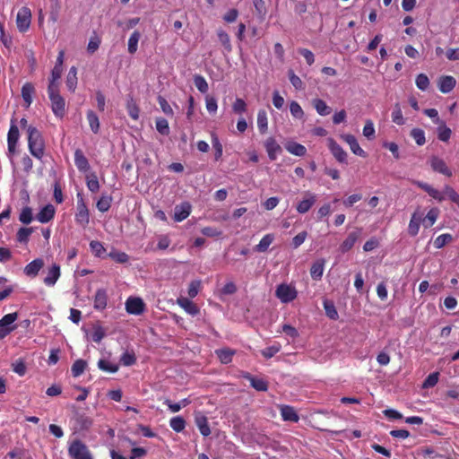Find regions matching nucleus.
Listing matches in <instances>:
<instances>
[{
	"instance_id": "nucleus-1",
	"label": "nucleus",
	"mask_w": 459,
	"mask_h": 459,
	"mask_svg": "<svg viewBox=\"0 0 459 459\" xmlns=\"http://www.w3.org/2000/svg\"><path fill=\"white\" fill-rule=\"evenodd\" d=\"M27 140L30 153L41 160L45 155L46 144L41 132L33 126L27 128Z\"/></svg>"
},
{
	"instance_id": "nucleus-2",
	"label": "nucleus",
	"mask_w": 459,
	"mask_h": 459,
	"mask_svg": "<svg viewBox=\"0 0 459 459\" xmlns=\"http://www.w3.org/2000/svg\"><path fill=\"white\" fill-rule=\"evenodd\" d=\"M412 184L424 190L429 196L438 202H442L445 199L444 195H446L451 202L459 207V194L452 186L446 185L443 193H440L428 183L422 181L413 180Z\"/></svg>"
},
{
	"instance_id": "nucleus-3",
	"label": "nucleus",
	"mask_w": 459,
	"mask_h": 459,
	"mask_svg": "<svg viewBox=\"0 0 459 459\" xmlns=\"http://www.w3.org/2000/svg\"><path fill=\"white\" fill-rule=\"evenodd\" d=\"M74 220L75 222L83 229H85L90 222L89 209L81 194L77 195V205Z\"/></svg>"
},
{
	"instance_id": "nucleus-4",
	"label": "nucleus",
	"mask_w": 459,
	"mask_h": 459,
	"mask_svg": "<svg viewBox=\"0 0 459 459\" xmlns=\"http://www.w3.org/2000/svg\"><path fill=\"white\" fill-rule=\"evenodd\" d=\"M68 454L73 459H93L87 446L79 439L71 442Z\"/></svg>"
},
{
	"instance_id": "nucleus-5",
	"label": "nucleus",
	"mask_w": 459,
	"mask_h": 459,
	"mask_svg": "<svg viewBox=\"0 0 459 459\" xmlns=\"http://www.w3.org/2000/svg\"><path fill=\"white\" fill-rule=\"evenodd\" d=\"M18 318V313L13 312L7 315H4L0 319V340L5 338L8 334H10L13 331L17 328V325H14V322Z\"/></svg>"
},
{
	"instance_id": "nucleus-6",
	"label": "nucleus",
	"mask_w": 459,
	"mask_h": 459,
	"mask_svg": "<svg viewBox=\"0 0 459 459\" xmlns=\"http://www.w3.org/2000/svg\"><path fill=\"white\" fill-rule=\"evenodd\" d=\"M20 138L19 128L13 119L11 120L10 128L7 134L8 156L12 158L16 153L17 143Z\"/></svg>"
},
{
	"instance_id": "nucleus-7",
	"label": "nucleus",
	"mask_w": 459,
	"mask_h": 459,
	"mask_svg": "<svg viewBox=\"0 0 459 459\" xmlns=\"http://www.w3.org/2000/svg\"><path fill=\"white\" fill-rule=\"evenodd\" d=\"M275 296L282 303H290L297 298L298 291L294 287L286 283H281L277 286L275 290Z\"/></svg>"
},
{
	"instance_id": "nucleus-8",
	"label": "nucleus",
	"mask_w": 459,
	"mask_h": 459,
	"mask_svg": "<svg viewBox=\"0 0 459 459\" xmlns=\"http://www.w3.org/2000/svg\"><path fill=\"white\" fill-rule=\"evenodd\" d=\"M31 22V11L29 7H22L16 16V25L20 32H25L29 30Z\"/></svg>"
},
{
	"instance_id": "nucleus-9",
	"label": "nucleus",
	"mask_w": 459,
	"mask_h": 459,
	"mask_svg": "<svg viewBox=\"0 0 459 459\" xmlns=\"http://www.w3.org/2000/svg\"><path fill=\"white\" fill-rule=\"evenodd\" d=\"M317 196L316 194L306 191L303 195V199L296 205V210L300 214L307 213L316 203Z\"/></svg>"
},
{
	"instance_id": "nucleus-10",
	"label": "nucleus",
	"mask_w": 459,
	"mask_h": 459,
	"mask_svg": "<svg viewBox=\"0 0 459 459\" xmlns=\"http://www.w3.org/2000/svg\"><path fill=\"white\" fill-rule=\"evenodd\" d=\"M126 310L130 315H141L145 310V304L141 298L129 297L126 301Z\"/></svg>"
},
{
	"instance_id": "nucleus-11",
	"label": "nucleus",
	"mask_w": 459,
	"mask_h": 459,
	"mask_svg": "<svg viewBox=\"0 0 459 459\" xmlns=\"http://www.w3.org/2000/svg\"><path fill=\"white\" fill-rule=\"evenodd\" d=\"M423 220V212L417 208L415 212L411 214L409 225H408V234L411 237H415L418 235L420 231V223H422Z\"/></svg>"
},
{
	"instance_id": "nucleus-12",
	"label": "nucleus",
	"mask_w": 459,
	"mask_h": 459,
	"mask_svg": "<svg viewBox=\"0 0 459 459\" xmlns=\"http://www.w3.org/2000/svg\"><path fill=\"white\" fill-rule=\"evenodd\" d=\"M429 164L431 169L437 173H440L444 176H446L448 178L452 177L453 172L446 165V161L437 157V156H432L429 160Z\"/></svg>"
},
{
	"instance_id": "nucleus-13",
	"label": "nucleus",
	"mask_w": 459,
	"mask_h": 459,
	"mask_svg": "<svg viewBox=\"0 0 459 459\" xmlns=\"http://www.w3.org/2000/svg\"><path fill=\"white\" fill-rule=\"evenodd\" d=\"M49 100L51 101V108L54 115L56 117L63 118L65 114V100L59 94L55 96H50Z\"/></svg>"
},
{
	"instance_id": "nucleus-14",
	"label": "nucleus",
	"mask_w": 459,
	"mask_h": 459,
	"mask_svg": "<svg viewBox=\"0 0 459 459\" xmlns=\"http://www.w3.org/2000/svg\"><path fill=\"white\" fill-rule=\"evenodd\" d=\"M329 142V149L333 155V157L336 159V160L340 163H345L347 164V152L342 149V147L338 144L333 139L330 138L328 140Z\"/></svg>"
},
{
	"instance_id": "nucleus-15",
	"label": "nucleus",
	"mask_w": 459,
	"mask_h": 459,
	"mask_svg": "<svg viewBox=\"0 0 459 459\" xmlns=\"http://www.w3.org/2000/svg\"><path fill=\"white\" fill-rule=\"evenodd\" d=\"M195 423L204 437H208L211 434L208 418L202 411L195 413Z\"/></svg>"
},
{
	"instance_id": "nucleus-16",
	"label": "nucleus",
	"mask_w": 459,
	"mask_h": 459,
	"mask_svg": "<svg viewBox=\"0 0 459 459\" xmlns=\"http://www.w3.org/2000/svg\"><path fill=\"white\" fill-rule=\"evenodd\" d=\"M74 164L80 172L85 173L91 169L89 160L81 149H76L74 152Z\"/></svg>"
},
{
	"instance_id": "nucleus-17",
	"label": "nucleus",
	"mask_w": 459,
	"mask_h": 459,
	"mask_svg": "<svg viewBox=\"0 0 459 459\" xmlns=\"http://www.w3.org/2000/svg\"><path fill=\"white\" fill-rule=\"evenodd\" d=\"M108 293L105 289H98L94 295L93 307L96 310L102 311L108 305Z\"/></svg>"
},
{
	"instance_id": "nucleus-18",
	"label": "nucleus",
	"mask_w": 459,
	"mask_h": 459,
	"mask_svg": "<svg viewBox=\"0 0 459 459\" xmlns=\"http://www.w3.org/2000/svg\"><path fill=\"white\" fill-rule=\"evenodd\" d=\"M361 234V229L357 228L356 230L350 232L348 237L343 240V242L340 246V249L342 253H346L350 251L355 243L357 242L358 238H359Z\"/></svg>"
},
{
	"instance_id": "nucleus-19",
	"label": "nucleus",
	"mask_w": 459,
	"mask_h": 459,
	"mask_svg": "<svg viewBox=\"0 0 459 459\" xmlns=\"http://www.w3.org/2000/svg\"><path fill=\"white\" fill-rule=\"evenodd\" d=\"M264 148L271 160H275L277 154L281 152V147L273 137H269L264 142Z\"/></svg>"
},
{
	"instance_id": "nucleus-20",
	"label": "nucleus",
	"mask_w": 459,
	"mask_h": 459,
	"mask_svg": "<svg viewBox=\"0 0 459 459\" xmlns=\"http://www.w3.org/2000/svg\"><path fill=\"white\" fill-rule=\"evenodd\" d=\"M342 139L346 143L349 144L351 151L359 157L365 158L367 157V152L360 148L356 137L352 134H344L342 135Z\"/></svg>"
},
{
	"instance_id": "nucleus-21",
	"label": "nucleus",
	"mask_w": 459,
	"mask_h": 459,
	"mask_svg": "<svg viewBox=\"0 0 459 459\" xmlns=\"http://www.w3.org/2000/svg\"><path fill=\"white\" fill-rule=\"evenodd\" d=\"M56 214V209L52 204L45 205L36 215V219L41 223L52 221Z\"/></svg>"
},
{
	"instance_id": "nucleus-22",
	"label": "nucleus",
	"mask_w": 459,
	"mask_h": 459,
	"mask_svg": "<svg viewBox=\"0 0 459 459\" xmlns=\"http://www.w3.org/2000/svg\"><path fill=\"white\" fill-rule=\"evenodd\" d=\"M243 377L249 381L250 385L256 391L265 392L268 389V383L263 378H258L252 376L250 373H245Z\"/></svg>"
},
{
	"instance_id": "nucleus-23",
	"label": "nucleus",
	"mask_w": 459,
	"mask_h": 459,
	"mask_svg": "<svg viewBox=\"0 0 459 459\" xmlns=\"http://www.w3.org/2000/svg\"><path fill=\"white\" fill-rule=\"evenodd\" d=\"M191 212V205L189 203L185 202L175 207L174 220L175 221L180 222L186 220Z\"/></svg>"
},
{
	"instance_id": "nucleus-24",
	"label": "nucleus",
	"mask_w": 459,
	"mask_h": 459,
	"mask_svg": "<svg viewBox=\"0 0 459 459\" xmlns=\"http://www.w3.org/2000/svg\"><path fill=\"white\" fill-rule=\"evenodd\" d=\"M455 84L456 81L451 75H443L438 79V89L442 93L450 92Z\"/></svg>"
},
{
	"instance_id": "nucleus-25",
	"label": "nucleus",
	"mask_w": 459,
	"mask_h": 459,
	"mask_svg": "<svg viewBox=\"0 0 459 459\" xmlns=\"http://www.w3.org/2000/svg\"><path fill=\"white\" fill-rule=\"evenodd\" d=\"M177 303L181 307L187 314L191 316H196L199 313V307L187 298H178Z\"/></svg>"
},
{
	"instance_id": "nucleus-26",
	"label": "nucleus",
	"mask_w": 459,
	"mask_h": 459,
	"mask_svg": "<svg viewBox=\"0 0 459 459\" xmlns=\"http://www.w3.org/2000/svg\"><path fill=\"white\" fill-rule=\"evenodd\" d=\"M44 266V262L41 258H37L29 263L24 268V273L29 277H36Z\"/></svg>"
},
{
	"instance_id": "nucleus-27",
	"label": "nucleus",
	"mask_w": 459,
	"mask_h": 459,
	"mask_svg": "<svg viewBox=\"0 0 459 459\" xmlns=\"http://www.w3.org/2000/svg\"><path fill=\"white\" fill-rule=\"evenodd\" d=\"M60 277V266L54 264L48 272V275L44 278V283L47 286H53Z\"/></svg>"
},
{
	"instance_id": "nucleus-28",
	"label": "nucleus",
	"mask_w": 459,
	"mask_h": 459,
	"mask_svg": "<svg viewBox=\"0 0 459 459\" xmlns=\"http://www.w3.org/2000/svg\"><path fill=\"white\" fill-rule=\"evenodd\" d=\"M285 149L295 156L303 157L307 154L306 147L297 142L290 141L286 143Z\"/></svg>"
},
{
	"instance_id": "nucleus-29",
	"label": "nucleus",
	"mask_w": 459,
	"mask_h": 459,
	"mask_svg": "<svg viewBox=\"0 0 459 459\" xmlns=\"http://www.w3.org/2000/svg\"><path fill=\"white\" fill-rule=\"evenodd\" d=\"M281 415L284 420H289L291 422H298L299 420V417L295 409L289 405H282L281 407Z\"/></svg>"
},
{
	"instance_id": "nucleus-30",
	"label": "nucleus",
	"mask_w": 459,
	"mask_h": 459,
	"mask_svg": "<svg viewBox=\"0 0 459 459\" xmlns=\"http://www.w3.org/2000/svg\"><path fill=\"white\" fill-rule=\"evenodd\" d=\"M35 92L34 85L31 82H26L22 87V97L25 102L26 108L32 103V95Z\"/></svg>"
},
{
	"instance_id": "nucleus-31",
	"label": "nucleus",
	"mask_w": 459,
	"mask_h": 459,
	"mask_svg": "<svg viewBox=\"0 0 459 459\" xmlns=\"http://www.w3.org/2000/svg\"><path fill=\"white\" fill-rule=\"evenodd\" d=\"M325 260L318 259L313 263L310 268V275L313 280L318 281L322 278L324 273Z\"/></svg>"
},
{
	"instance_id": "nucleus-32",
	"label": "nucleus",
	"mask_w": 459,
	"mask_h": 459,
	"mask_svg": "<svg viewBox=\"0 0 459 459\" xmlns=\"http://www.w3.org/2000/svg\"><path fill=\"white\" fill-rule=\"evenodd\" d=\"M273 240H274L273 234L268 233V234L264 235L262 238V239L260 240V242L255 247V248H254L255 251L259 252V253H264V252L267 251L268 247L273 242Z\"/></svg>"
},
{
	"instance_id": "nucleus-33",
	"label": "nucleus",
	"mask_w": 459,
	"mask_h": 459,
	"mask_svg": "<svg viewBox=\"0 0 459 459\" xmlns=\"http://www.w3.org/2000/svg\"><path fill=\"white\" fill-rule=\"evenodd\" d=\"M439 211L437 208L430 209L422 220V224L425 228L432 227L438 218Z\"/></svg>"
},
{
	"instance_id": "nucleus-34",
	"label": "nucleus",
	"mask_w": 459,
	"mask_h": 459,
	"mask_svg": "<svg viewBox=\"0 0 459 459\" xmlns=\"http://www.w3.org/2000/svg\"><path fill=\"white\" fill-rule=\"evenodd\" d=\"M217 36L225 51L227 53H230L232 51V45L230 42V35L222 29H219L217 30Z\"/></svg>"
},
{
	"instance_id": "nucleus-35",
	"label": "nucleus",
	"mask_w": 459,
	"mask_h": 459,
	"mask_svg": "<svg viewBox=\"0 0 459 459\" xmlns=\"http://www.w3.org/2000/svg\"><path fill=\"white\" fill-rule=\"evenodd\" d=\"M86 117L92 133L98 134L100 127L99 117L93 110L90 109L87 111Z\"/></svg>"
},
{
	"instance_id": "nucleus-36",
	"label": "nucleus",
	"mask_w": 459,
	"mask_h": 459,
	"mask_svg": "<svg viewBox=\"0 0 459 459\" xmlns=\"http://www.w3.org/2000/svg\"><path fill=\"white\" fill-rule=\"evenodd\" d=\"M257 127L259 132L264 134L268 129L267 113L264 109H260L257 113Z\"/></svg>"
},
{
	"instance_id": "nucleus-37",
	"label": "nucleus",
	"mask_w": 459,
	"mask_h": 459,
	"mask_svg": "<svg viewBox=\"0 0 459 459\" xmlns=\"http://www.w3.org/2000/svg\"><path fill=\"white\" fill-rule=\"evenodd\" d=\"M66 87L69 91H74L77 85V69L75 66H72L68 72L65 81Z\"/></svg>"
},
{
	"instance_id": "nucleus-38",
	"label": "nucleus",
	"mask_w": 459,
	"mask_h": 459,
	"mask_svg": "<svg viewBox=\"0 0 459 459\" xmlns=\"http://www.w3.org/2000/svg\"><path fill=\"white\" fill-rule=\"evenodd\" d=\"M313 107L320 116L329 115L332 111L331 108L321 99H315L313 100Z\"/></svg>"
},
{
	"instance_id": "nucleus-39",
	"label": "nucleus",
	"mask_w": 459,
	"mask_h": 459,
	"mask_svg": "<svg viewBox=\"0 0 459 459\" xmlns=\"http://www.w3.org/2000/svg\"><path fill=\"white\" fill-rule=\"evenodd\" d=\"M87 362L84 359H76L71 368V372L74 377H80L85 370Z\"/></svg>"
},
{
	"instance_id": "nucleus-40",
	"label": "nucleus",
	"mask_w": 459,
	"mask_h": 459,
	"mask_svg": "<svg viewBox=\"0 0 459 459\" xmlns=\"http://www.w3.org/2000/svg\"><path fill=\"white\" fill-rule=\"evenodd\" d=\"M141 38V33L138 30H134L128 39V52L134 55L138 48V42Z\"/></svg>"
},
{
	"instance_id": "nucleus-41",
	"label": "nucleus",
	"mask_w": 459,
	"mask_h": 459,
	"mask_svg": "<svg viewBox=\"0 0 459 459\" xmlns=\"http://www.w3.org/2000/svg\"><path fill=\"white\" fill-rule=\"evenodd\" d=\"M216 354L221 363L228 364V363L231 362L232 357L235 354V351L230 350L229 348H225V349L217 350Z\"/></svg>"
},
{
	"instance_id": "nucleus-42",
	"label": "nucleus",
	"mask_w": 459,
	"mask_h": 459,
	"mask_svg": "<svg viewBox=\"0 0 459 459\" xmlns=\"http://www.w3.org/2000/svg\"><path fill=\"white\" fill-rule=\"evenodd\" d=\"M211 138H212V144L214 149V159H215V160H221V158L222 156V152H223L222 144L221 143V142L215 133H212Z\"/></svg>"
},
{
	"instance_id": "nucleus-43",
	"label": "nucleus",
	"mask_w": 459,
	"mask_h": 459,
	"mask_svg": "<svg viewBox=\"0 0 459 459\" xmlns=\"http://www.w3.org/2000/svg\"><path fill=\"white\" fill-rule=\"evenodd\" d=\"M452 134V131L447 127L444 121L438 124L437 137L442 142H448Z\"/></svg>"
},
{
	"instance_id": "nucleus-44",
	"label": "nucleus",
	"mask_w": 459,
	"mask_h": 459,
	"mask_svg": "<svg viewBox=\"0 0 459 459\" xmlns=\"http://www.w3.org/2000/svg\"><path fill=\"white\" fill-rule=\"evenodd\" d=\"M170 428L176 432H181L186 427V420L181 416H176L169 420Z\"/></svg>"
},
{
	"instance_id": "nucleus-45",
	"label": "nucleus",
	"mask_w": 459,
	"mask_h": 459,
	"mask_svg": "<svg viewBox=\"0 0 459 459\" xmlns=\"http://www.w3.org/2000/svg\"><path fill=\"white\" fill-rule=\"evenodd\" d=\"M452 240L453 236L451 234L444 233L435 238L433 245L436 248L440 249L446 244L450 243Z\"/></svg>"
},
{
	"instance_id": "nucleus-46",
	"label": "nucleus",
	"mask_w": 459,
	"mask_h": 459,
	"mask_svg": "<svg viewBox=\"0 0 459 459\" xmlns=\"http://www.w3.org/2000/svg\"><path fill=\"white\" fill-rule=\"evenodd\" d=\"M34 231L33 228H20L16 234L17 241L20 243H27L29 241L30 236Z\"/></svg>"
},
{
	"instance_id": "nucleus-47",
	"label": "nucleus",
	"mask_w": 459,
	"mask_h": 459,
	"mask_svg": "<svg viewBox=\"0 0 459 459\" xmlns=\"http://www.w3.org/2000/svg\"><path fill=\"white\" fill-rule=\"evenodd\" d=\"M98 367L100 370L108 373H116L118 370V366L117 364H113L108 360L102 359L98 361Z\"/></svg>"
},
{
	"instance_id": "nucleus-48",
	"label": "nucleus",
	"mask_w": 459,
	"mask_h": 459,
	"mask_svg": "<svg viewBox=\"0 0 459 459\" xmlns=\"http://www.w3.org/2000/svg\"><path fill=\"white\" fill-rule=\"evenodd\" d=\"M281 349V345L279 342H275L271 346H268L261 351V354L266 358H273L275 354H277Z\"/></svg>"
},
{
	"instance_id": "nucleus-49",
	"label": "nucleus",
	"mask_w": 459,
	"mask_h": 459,
	"mask_svg": "<svg viewBox=\"0 0 459 459\" xmlns=\"http://www.w3.org/2000/svg\"><path fill=\"white\" fill-rule=\"evenodd\" d=\"M156 129L162 135L169 134V122L166 118L159 117L156 119Z\"/></svg>"
},
{
	"instance_id": "nucleus-50",
	"label": "nucleus",
	"mask_w": 459,
	"mask_h": 459,
	"mask_svg": "<svg viewBox=\"0 0 459 459\" xmlns=\"http://www.w3.org/2000/svg\"><path fill=\"white\" fill-rule=\"evenodd\" d=\"M392 121L398 126H403L405 123L400 105L396 103L392 112Z\"/></svg>"
},
{
	"instance_id": "nucleus-51",
	"label": "nucleus",
	"mask_w": 459,
	"mask_h": 459,
	"mask_svg": "<svg viewBox=\"0 0 459 459\" xmlns=\"http://www.w3.org/2000/svg\"><path fill=\"white\" fill-rule=\"evenodd\" d=\"M111 202H112L111 196L103 195L97 202V204H96L97 209L101 212H105L108 211V209L110 208Z\"/></svg>"
},
{
	"instance_id": "nucleus-52",
	"label": "nucleus",
	"mask_w": 459,
	"mask_h": 459,
	"mask_svg": "<svg viewBox=\"0 0 459 459\" xmlns=\"http://www.w3.org/2000/svg\"><path fill=\"white\" fill-rule=\"evenodd\" d=\"M32 209L29 206L23 207L19 215V221L23 224H30L32 221Z\"/></svg>"
},
{
	"instance_id": "nucleus-53",
	"label": "nucleus",
	"mask_w": 459,
	"mask_h": 459,
	"mask_svg": "<svg viewBox=\"0 0 459 459\" xmlns=\"http://www.w3.org/2000/svg\"><path fill=\"white\" fill-rule=\"evenodd\" d=\"M410 135L414 139V141L416 142V143L418 145L421 146V145L425 144V143H426L425 133L422 129L413 128L411 131Z\"/></svg>"
},
{
	"instance_id": "nucleus-54",
	"label": "nucleus",
	"mask_w": 459,
	"mask_h": 459,
	"mask_svg": "<svg viewBox=\"0 0 459 459\" xmlns=\"http://www.w3.org/2000/svg\"><path fill=\"white\" fill-rule=\"evenodd\" d=\"M194 82L197 90L202 93H205L209 89L206 80L200 74L195 75Z\"/></svg>"
},
{
	"instance_id": "nucleus-55",
	"label": "nucleus",
	"mask_w": 459,
	"mask_h": 459,
	"mask_svg": "<svg viewBox=\"0 0 459 459\" xmlns=\"http://www.w3.org/2000/svg\"><path fill=\"white\" fill-rule=\"evenodd\" d=\"M120 362L124 366H132L136 362V357L134 351H126L120 357Z\"/></svg>"
},
{
	"instance_id": "nucleus-56",
	"label": "nucleus",
	"mask_w": 459,
	"mask_h": 459,
	"mask_svg": "<svg viewBox=\"0 0 459 459\" xmlns=\"http://www.w3.org/2000/svg\"><path fill=\"white\" fill-rule=\"evenodd\" d=\"M126 108L128 111V115L131 118L134 120H137L139 118V112L140 109L137 106V104L131 99L126 105Z\"/></svg>"
},
{
	"instance_id": "nucleus-57",
	"label": "nucleus",
	"mask_w": 459,
	"mask_h": 459,
	"mask_svg": "<svg viewBox=\"0 0 459 459\" xmlns=\"http://www.w3.org/2000/svg\"><path fill=\"white\" fill-rule=\"evenodd\" d=\"M108 256L118 264H126L129 261V255L125 252L113 251L108 254Z\"/></svg>"
},
{
	"instance_id": "nucleus-58",
	"label": "nucleus",
	"mask_w": 459,
	"mask_h": 459,
	"mask_svg": "<svg viewBox=\"0 0 459 459\" xmlns=\"http://www.w3.org/2000/svg\"><path fill=\"white\" fill-rule=\"evenodd\" d=\"M363 135L368 140H372L376 136L374 124L371 120H367L363 127Z\"/></svg>"
},
{
	"instance_id": "nucleus-59",
	"label": "nucleus",
	"mask_w": 459,
	"mask_h": 459,
	"mask_svg": "<svg viewBox=\"0 0 459 459\" xmlns=\"http://www.w3.org/2000/svg\"><path fill=\"white\" fill-rule=\"evenodd\" d=\"M415 83L420 91H426L429 86V77L425 74H420L416 77Z\"/></svg>"
},
{
	"instance_id": "nucleus-60",
	"label": "nucleus",
	"mask_w": 459,
	"mask_h": 459,
	"mask_svg": "<svg viewBox=\"0 0 459 459\" xmlns=\"http://www.w3.org/2000/svg\"><path fill=\"white\" fill-rule=\"evenodd\" d=\"M290 114L295 117V118H302L304 117V111L301 108V106L295 100L291 101L290 104Z\"/></svg>"
},
{
	"instance_id": "nucleus-61",
	"label": "nucleus",
	"mask_w": 459,
	"mask_h": 459,
	"mask_svg": "<svg viewBox=\"0 0 459 459\" xmlns=\"http://www.w3.org/2000/svg\"><path fill=\"white\" fill-rule=\"evenodd\" d=\"M439 373L434 372L429 374L423 382L424 388H429L435 386L438 382Z\"/></svg>"
},
{
	"instance_id": "nucleus-62",
	"label": "nucleus",
	"mask_w": 459,
	"mask_h": 459,
	"mask_svg": "<svg viewBox=\"0 0 459 459\" xmlns=\"http://www.w3.org/2000/svg\"><path fill=\"white\" fill-rule=\"evenodd\" d=\"M253 4L255 6L256 14L262 19L264 18L266 13H267L264 1V0H253Z\"/></svg>"
},
{
	"instance_id": "nucleus-63",
	"label": "nucleus",
	"mask_w": 459,
	"mask_h": 459,
	"mask_svg": "<svg viewBox=\"0 0 459 459\" xmlns=\"http://www.w3.org/2000/svg\"><path fill=\"white\" fill-rule=\"evenodd\" d=\"M157 100L163 113L168 116H173V109L164 97L159 95Z\"/></svg>"
},
{
	"instance_id": "nucleus-64",
	"label": "nucleus",
	"mask_w": 459,
	"mask_h": 459,
	"mask_svg": "<svg viewBox=\"0 0 459 459\" xmlns=\"http://www.w3.org/2000/svg\"><path fill=\"white\" fill-rule=\"evenodd\" d=\"M232 109L236 114H242L247 111V103L244 100L237 98L232 105Z\"/></svg>"
}]
</instances>
